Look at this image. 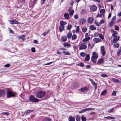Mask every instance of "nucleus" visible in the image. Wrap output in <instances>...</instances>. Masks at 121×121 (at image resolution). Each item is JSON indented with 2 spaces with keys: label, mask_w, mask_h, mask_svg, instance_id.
Returning a JSON list of instances; mask_svg holds the SVG:
<instances>
[{
  "label": "nucleus",
  "mask_w": 121,
  "mask_h": 121,
  "mask_svg": "<svg viewBox=\"0 0 121 121\" xmlns=\"http://www.w3.org/2000/svg\"><path fill=\"white\" fill-rule=\"evenodd\" d=\"M115 29L116 30H119V28L118 26L117 25L115 26Z\"/></svg>",
  "instance_id": "8fccbe9b"
},
{
  "label": "nucleus",
  "mask_w": 121,
  "mask_h": 121,
  "mask_svg": "<svg viewBox=\"0 0 121 121\" xmlns=\"http://www.w3.org/2000/svg\"><path fill=\"white\" fill-rule=\"evenodd\" d=\"M47 33L46 32H45L43 33L42 34V35L44 36H45L46 35H47Z\"/></svg>",
  "instance_id": "338daca9"
},
{
  "label": "nucleus",
  "mask_w": 121,
  "mask_h": 121,
  "mask_svg": "<svg viewBox=\"0 0 121 121\" xmlns=\"http://www.w3.org/2000/svg\"><path fill=\"white\" fill-rule=\"evenodd\" d=\"M52 120L50 118L47 117H45L43 121H51Z\"/></svg>",
  "instance_id": "412c9836"
},
{
  "label": "nucleus",
  "mask_w": 121,
  "mask_h": 121,
  "mask_svg": "<svg viewBox=\"0 0 121 121\" xmlns=\"http://www.w3.org/2000/svg\"><path fill=\"white\" fill-rule=\"evenodd\" d=\"M77 65L82 67H83L84 66V65L82 63H81L80 64H78Z\"/></svg>",
  "instance_id": "37998d69"
},
{
  "label": "nucleus",
  "mask_w": 121,
  "mask_h": 121,
  "mask_svg": "<svg viewBox=\"0 0 121 121\" xmlns=\"http://www.w3.org/2000/svg\"><path fill=\"white\" fill-rule=\"evenodd\" d=\"M62 52L63 54L64 55H70V53L65 51H63Z\"/></svg>",
  "instance_id": "7c9ffc66"
},
{
  "label": "nucleus",
  "mask_w": 121,
  "mask_h": 121,
  "mask_svg": "<svg viewBox=\"0 0 121 121\" xmlns=\"http://www.w3.org/2000/svg\"><path fill=\"white\" fill-rule=\"evenodd\" d=\"M100 12L101 13L103 14L105 12V10L104 9H102L100 10Z\"/></svg>",
  "instance_id": "3c124183"
},
{
  "label": "nucleus",
  "mask_w": 121,
  "mask_h": 121,
  "mask_svg": "<svg viewBox=\"0 0 121 121\" xmlns=\"http://www.w3.org/2000/svg\"><path fill=\"white\" fill-rule=\"evenodd\" d=\"M1 114L2 115H5L7 116H8L9 114V113L6 112H3Z\"/></svg>",
  "instance_id": "a19ab883"
},
{
  "label": "nucleus",
  "mask_w": 121,
  "mask_h": 121,
  "mask_svg": "<svg viewBox=\"0 0 121 121\" xmlns=\"http://www.w3.org/2000/svg\"><path fill=\"white\" fill-rule=\"evenodd\" d=\"M85 112L87 111H92L93 110H94L95 109L94 108H88L85 109Z\"/></svg>",
  "instance_id": "473e14b6"
},
{
  "label": "nucleus",
  "mask_w": 121,
  "mask_h": 121,
  "mask_svg": "<svg viewBox=\"0 0 121 121\" xmlns=\"http://www.w3.org/2000/svg\"><path fill=\"white\" fill-rule=\"evenodd\" d=\"M10 66V65L9 64H6L4 65V67H9Z\"/></svg>",
  "instance_id": "680f3d73"
},
{
  "label": "nucleus",
  "mask_w": 121,
  "mask_h": 121,
  "mask_svg": "<svg viewBox=\"0 0 121 121\" xmlns=\"http://www.w3.org/2000/svg\"><path fill=\"white\" fill-rule=\"evenodd\" d=\"M31 50L33 52H35V50L34 48H31Z\"/></svg>",
  "instance_id": "603ef678"
},
{
  "label": "nucleus",
  "mask_w": 121,
  "mask_h": 121,
  "mask_svg": "<svg viewBox=\"0 0 121 121\" xmlns=\"http://www.w3.org/2000/svg\"><path fill=\"white\" fill-rule=\"evenodd\" d=\"M100 52L103 56H104L106 54L105 49L104 46H102L100 48Z\"/></svg>",
  "instance_id": "0eeeda50"
},
{
  "label": "nucleus",
  "mask_w": 121,
  "mask_h": 121,
  "mask_svg": "<svg viewBox=\"0 0 121 121\" xmlns=\"http://www.w3.org/2000/svg\"><path fill=\"white\" fill-rule=\"evenodd\" d=\"M117 34V32L116 31H114V32H113V33L112 34V36L113 37H115V36H117L116 35Z\"/></svg>",
  "instance_id": "79ce46f5"
},
{
  "label": "nucleus",
  "mask_w": 121,
  "mask_h": 121,
  "mask_svg": "<svg viewBox=\"0 0 121 121\" xmlns=\"http://www.w3.org/2000/svg\"><path fill=\"white\" fill-rule=\"evenodd\" d=\"M60 23L61 26H64L65 25L67 24V22L65 21H61Z\"/></svg>",
  "instance_id": "dca6fc26"
},
{
  "label": "nucleus",
  "mask_w": 121,
  "mask_h": 121,
  "mask_svg": "<svg viewBox=\"0 0 121 121\" xmlns=\"http://www.w3.org/2000/svg\"><path fill=\"white\" fill-rule=\"evenodd\" d=\"M90 9L91 11H95L97 10V8L95 5H93L91 7Z\"/></svg>",
  "instance_id": "1a4fd4ad"
},
{
  "label": "nucleus",
  "mask_w": 121,
  "mask_h": 121,
  "mask_svg": "<svg viewBox=\"0 0 121 121\" xmlns=\"http://www.w3.org/2000/svg\"><path fill=\"white\" fill-rule=\"evenodd\" d=\"M119 46V44L118 43H114L113 44V47L115 48H117Z\"/></svg>",
  "instance_id": "cd10ccee"
},
{
  "label": "nucleus",
  "mask_w": 121,
  "mask_h": 121,
  "mask_svg": "<svg viewBox=\"0 0 121 121\" xmlns=\"http://www.w3.org/2000/svg\"><path fill=\"white\" fill-rule=\"evenodd\" d=\"M46 92L43 91H39L37 92L35 96L39 98H42L44 97L46 94Z\"/></svg>",
  "instance_id": "f257e3e1"
},
{
  "label": "nucleus",
  "mask_w": 121,
  "mask_h": 121,
  "mask_svg": "<svg viewBox=\"0 0 121 121\" xmlns=\"http://www.w3.org/2000/svg\"><path fill=\"white\" fill-rule=\"evenodd\" d=\"M64 27V26L60 25L59 26V30L60 31V32H62L63 31V30Z\"/></svg>",
  "instance_id": "b1692460"
},
{
  "label": "nucleus",
  "mask_w": 121,
  "mask_h": 121,
  "mask_svg": "<svg viewBox=\"0 0 121 121\" xmlns=\"http://www.w3.org/2000/svg\"><path fill=\"white\" fill-rule=\"evenodd\" d=\"M86 53L84 52H81L80 53V55L82 57H84L85 56Z\"/></svg>",
  "instance_id": "72a5a7b5"
},
{
  "label": "nucleus",
  "mask_w": 121,
  "mask_h": 121,
  "mask_svg": "<svg viewBox=\"0 0 121 121\" xmlns=\"http://www.w3.org/2000/svg\"><path fill=\"white\" fill-rule=\"evenodd\" d=\"M112 80L114 82L116 83H118L119 82V80L118 79L114 78H112Z\"/></svg>",
  "instance_id": "c756f323"
},
{
  "label": "nucleus",
  "mask_w": 121,
  "mask_h": 121,
  "mask_svg": "<svg viewBox=\"0 0 121 121\" xmlns=\"http://www.w3.org/2000/svg\"><path fill=\"white\" fill-rule=\"evenodd\" d=\"M5 91L4 90H0V97H3L5 96Z\"/></svg>",
  "instance_id": "9d476101"
},
{
  "label": "nucleus",
  "mask_w": 121,
  "mask_h": 121,
  "mask_svg": "<svg viewBox=\"0 0 121 121\" xmlns=\"http://www.w3.org/2000/svg\"><path fill=\"white\" fill-rule=\"evenodd\" d=\"M87 48V46L86 45V43L84 42L80 44L79 47V49L80 50H85Z\"/></svg>",
  "instance_id": "39448f33"
},
{
  "label": "nucleus",
  "mask_w": 121,
  "mask_h": 121,
  "mask_svg": "<svg viewBox=\"0 0 121 121\" xmlns=\"http://www.w3.org/2000/svg\"><path fill=\"white\" fill-rule=\"evenodd\" d=\"M77 37L76 35L75 34H73L72 37V39L73 40H75Z\"/></svg>",
  "instance_id": "c85d7f7f"
},
{
  "label": "nucleus",
  "mask_w": 121,
  "mask_h": 121,
  "mask_svg": "<svg viewBox=\"0 0 121 121\" xmlns=\"http://www.w3.org/2000/svg\"><path fill=\"white\" fill-rule=\"evenodd\" d=\"M104 21L102 19L101 20L100 22H99V24L100 25H101V24H102L103 23H104Z\"/></svg>",
  "instance_id": "4d7b16f0"
},
{
  "label": "nucleus",
  "mask_w": 121,
  "mask_h": 121,
  "mask_svg": "<svg viewBox=\"0 0 121 121\" xmlns=\"http://www.w3.org/2000/svg\"><path fill=\"white\" fill-rule=\"evenodd\" d=\"M79 90L83 94H85L87 91L88 89L87 87H86L81 88Z\"/></svg>",
  "instance_id": "423d86ee"
},
{
  "label": "nucleus",
  "mask_w": 121,
  "mask_h": 121,
  "mask_svg": "<svg viewBox=\"0 0 121 121\" xmlns=\"http://www.w3.org/2000/svg\"><path fill=\"white\" fill-rule=\"evenodd\" d=\"M81 118L82 120V121H85L86 120V118L85 117L83 116H82L81 117Z\"/></svg>",
  "instance_id": "c03bdc74"
},
{
  "label": "nucleus",
  "mask_w": 121,
  "mask_h": 121,
  "mask_svg": "<svg viewBox=\"0 0 121 121\" xmlns=\"http://www.w3.org/2000/svg\"><path fill=\"white\" fill-rule=\"evenodd\" d=\"M114 109V108H112V109L109 110L108 111V112H110V113L112 112L113 111Z\"/></svg>",
  "instance_id": "bf43d9fd"
},
{
  "label": "nucleus",
  "mask_w": 121,
  "mask_h": 121,
  "mask_svg": "<svg viewBox=\"0 0 121 121\" xmlns=\"http://www.w3.org/2000/svg\"><path fill=\"white\" fill-rule=\"evenodd\" d=\"M114 37L112 40L113 43H115L117 42L119 40L120 38L119 36H115V37Z\"/></svg>",
  "instance_id": "9b49d317"
},
{
  "label": "nucleus",
  "mask_w": 121,
  "mask_h": 121,
  "mask_svg": "<svg viewBox=\"0 0 121 121\" xmlns=\"http://www.w3.org/2000/svg\"><path fill=\"white\" fill-rule=\"evenodd\" d=\"M29 99L31 102H38L39 100L38 99L32 95H31L29 97Z\"/></svg>",
  "instance_id": "20e7f679"
},
{
  "label": "nucleus",
  "mask_w": 121,
  "mask_h": 121,
  "mask_svg": "<svg viewBox=\"0 0 121 121\" xmlns=\"http://www.w3.org/2000/svg\"><path fill=\"white\" fill-rule=\"evenodd\" d=\"M86 19H81L80 21V23L81 24H83L86 22Z\"/></svg>",
  "instance_id": "aec40b11"
},
{
  "label": "nucleus",
  "mask_w": 121,
  "mask_h": 121,
  "mask_svg": "<svg viewBox=\"0 0 121 121\" xmlns=\"http://www.w3.org/2000/svg\"><path fill=\"white\" fill-rule=\"evenodd\" d=\"M101 76L103 77H106L107 76V75L105 73H103L101 74Z\"/></svg>",
  "instance_id": "de8ad7c7"
},
{
  "label": "nucleus",
  "mask_w": 121,
  "mask_h": 121,
  "mask_svg": "<svg viewBox=\"0 0 121 121\" xmlns=\"http://www.w3.org/2000/svg\"><path fill=\"white\" fill-rule=\"evenodd\" d=\"M67 38L68 39H70L72 36V33L71 32H69L68 33L67 35Z\"/></svg>",
  "instance_id": "393cba45"
},
{
  "label": "nucleus",
  "mask_w": 121,
  "mask_h": 121,
  "mask_svg": "<svg viewBox=\"0 0 121 121\" xmlns=\"http://www.w3.org/2000/svg\"><path fill=\"white\" fill-rule=\"evenodd\" d=\"M63 45L65 47H67L68 48H69L71 47V45L69 43H64Z\"/></svg>",
  "instance_id": "bb28decb"
},
{
  "label": "nucleus",
  "mask_w": 121,
  "mask_h": 121,
  "mask_svg": "<svg viewBox=\"0 0 121 121\" xmlns=\"http://www.w3.org/2000/svg\"><path fill=\"white\" fill-rule=\"evenodd\" d=\"M104 61L103 59L102 58L99 59L98 60V63L99 64H102Z\"/></svg>",
  "instance_id": "2f4dec72"
},
{
  "label": "nucleus",
  "mask_w": 121,
  "mask_h": 121,
  "mask_svg": "<svg viewBox=\"0 0 121 121\" xmlns=\"http://www.w3.org/2000/svg\"><path fill=\"white\" fill-rule=\"evenodd\" d=\"M98 56L97 54L95 52L92 53V56L91 57V60L92 62L94 63L96 62V59L98 58Z\"/></svg>",
  "instance_id": "7ed1b4c3"
},
{
  "label": "nucleus",
  "mask_w": 121,
  "mask_h": 121,
  "mask_svg": "<svg viewBox=\"0 0 121 121\" xmlns=\"http://www.w3.org/2000/svg\"><path fill=\"white\" fill-rule=\"evenodd\" d=\"M53 63V62H51L49 63H47V64H44V65H49Z\"/></svg>",
  "instance_id": "052dcab7"
},
{
  "label": "nucleus",
  "mask_w": 121,
  "mask_h": 121,
  "mask_svg": "<svg viewBox=\"0 0 121 121\" xmlns=\"http://www.w3.org/2000/svg\"><path fill=\"white\" fill-rule=\"evenodd\" d=\"M107 118L109 119H114L115 118H114L113 117H111V116H108L106 117H105L104 118Z\"/></svg>",
  "instance_id": "a18cd8bd"
},
{
  "label": "nucleus",
  "mask_w": 121,
  "mask_h": 121,
  "mask_svg": "<svg viewBox=\"0 0 121 121\" xmlns=\"http://www.w3.org/2000/svg\"><path fill=\"white\" fill-rule=\"evenodd\" d=\"M15 95V94L10 89H7V98H10L11 97H14Z\"/></svg>",
  "instance_id": "f03ea898"
},
{
  "label": "nucleus",
  "mask_w": 121,
  "mask_h": 121,
  "mask_svg": "<svg viewBox=\"0 0 121 121\" xmlns=\"http://www.w3.org/2000/svg\"><path fill=\"white\" fill-rule=\"evenodd\" d=\"M90 29L91 30H95L96 29L95 27L93 25H91L90 26Z\"/></svg>",
  "instance_id": "a878e982"
},
{
  "label": "nucleus",
  "mask_w": 121,
  "mask_h": 121,
  "mask_svg": "<svg viewBox=\"0 0 121 121\" xmlns=\"http://www.w3.org/2000/svg\"><path fill=\"white\" fill-rule=\"evenodd\" d=\"M87 29L86 28H83L82 29V31L84 32H85L87 31Z\"/></svg>",
  "instance_id": "09e8293b"
},
{
  "label": "nucleus",
  "mask_w": 121,
  "mask_h": 121,
  "mask_svg": "<svg viewBox=\"0 0 121 121\" xmlns=\"http://www.w3.org/2000/svg\"><path fill=\"white\" fill-rule=\"evenodd\" d=\"M72 28L71 25H69L67 26V29L68 30Z\"/></svg>",
  "instance_id": "49530a36"
},
{
  "label": "nucleus",
  "mask_w": 121,
  "mask_h": 121,
  "mask_svg": "<svg viewBox=\"0 0 121 121\" xmlns=\"http://www.w3.org/2000/svg\"><path fill=\"white\" fill-rule=\"evenodd\" d=\"M69 121H75V119L74 117L72 116H70L69 117Z\"/></svg>",
  "instance_id": "4be33fe9"
},
{
  "label": "nucleus",
  "mask_w": 121,
  "mask_h": 121,
  "mask_svg": "<svg viewBox=\"0 0 121 121\" xmlns=\"http://www.w3.org/2000/svg\"><path fill=\"white\" fill-rule=\"evenodd\" d=\"M69 14L68 13H66L64 14V16L65 19H69Z\"/></svg>",
  "instance_id": "2eb2a0df"
},
{
  "label": "nucleus",
  "mask_w": 121,
  "mask_h": 121,
  "mask_svg": "<svg viewBox=\"0 0 121 121\" xmlns=\"http://www.w3.org/2000/svg\"><path fill=\"white\" fill-rule=\"evenodd\" d=\"M95 23L97 26H101L100 25L99 22H98L96 21H95L94 22Z\"/></svg>",
  "instance_id": "ea45409f"
},
{
  "label": "nucleus",
  "mask_w": 121,
  "mask_h": 121,
  "mask_svg": "<svg viewBox=\"0 0 121 121\" xmlns=\"http://www.w3.org/2000/svg\"><path fill=\"white\" fill-rule=\"evenodd\" d=\"M116 17L115 16H114L112 18L109 24V25L110 27H111L114 23V22L116 20Z\"/></svg>",
  "instance_id": "6e6552de"
},
{
  "label": "nucleus",
  "mask_w": 121,
  "mask_h": 121,
  "mask_svg": "<svg viewBox=\"0 0 121 121\" xmlns=\"http://www.w3.org/2000/svg\"><path fill=\"white\" fill-rule=\"evenodd\" d=\"M116 91H113L112 93V95L114 96H115L116 95Z\"/></svg>",
  "instance_id": "6e6d98bb"
},
{
  "label": "nucleus",
  "mask_w": 121,
  "mask_h": 121,
  "mask_svg": "<svg viewBox=\"0 0 121 121\" xmlns=\"http://www.w3.org/2000/svg\"><path fill=\"white\" fill-rule=\"evenodd\" d=\"M34 110H28L24 112V114L25 115H27V114L32 112Z\"/></svg>",
  "instance_id": "6ab92c4d"
},
{
  "label": "nucleus",
  "mask_w": 121,
  "mask_h": 121,
  "mask_svg": "<svg viewBox=\"0 0 121 121\" xmlns=\"http://www.w3.org/2000/svg\"><path fill=\"white\" fill-rule=\"evenodd\" d=\"M23 37H24L25 36L24 35H22L20 36V38L22 40H24L25 39H24V38H22Z\"/></svg>",
  "instance_id": "5fc2aeb1"
},
{
  "label": "nucleus",
  "mask_w": 121,
  "mask_h": 121,
  "mask_svg": "<svg viewBox=\"0 0 121 121\" xmlns=\"http://www.w3.org/2000/svg\"><path fill=\"white\" fill-rule=\"evenodd\" d=\"M90 39L91 38L90 37H86L82 41L84 42H86L90 40Z\"/></svg>",
  "instance_id": "a211bd4d"
},
{
  "label": "nucleus",
  "mask_w": 121,
  "mask_h": 121,
  "mask_svg": "<svg viewBox=\"0 0 121 121\" xmlns=\"http://www.w3.org/2000/svg\"><path fill=\"white\" fill-rule=\"evenodd\" d=\"M90 59V56L88 54H87L86 57L85 58V60L86 61H89Z\"/></svg>",
  "instance_id": "5701e85b"
},
{
  "label": "nucleus",
  "mask_w": 121,
  "mask_h": 121,
  "mask_svg": "<svg viewBox=\"0 0 121 121\" xmlns=\"http://www.w3.org/2000/svg\"><path fill=\"white\" fill-rule=\"evenodd\" d=\"M72 7H70L68 10V11L69 12H70V11H71L72 10Z\"/></svg>",
  "instance_id": "69168bd1"
},
{
  "label": "nucleus",
  "mask_w": 121,
  "mask_h": 121,
  "mask_svg": "<svg viewBox=\"0 0 121 121\" xmlns=\"http://www.w3.org/2000/svg\"><path fill=\"white\" fill-rule=\"evenodd\" d=\"M74 18L75 19H77L78 18V15L77 14H75L74 16Z\"/></svg>",
  "instance_id": "e2e57ef3"
},
{
  "label": "nucleus",
  "mask_w": 121,
  "mask_h": 121,
  "mask_svg": "<svg viewBox=\"0 0 121 121\" xmlns=\"http://www.w3.org/2000/svg\"><path fill=\"white\" fill-rule=\"evenodd\" d=\"M102 15L100 14H98L97 15V17H102Z\"/></svg>",
  "instance_id": "774afa93"
},
{
  "label": "nucleus",
  "mask_w": 121,
  "mask_h": 121,
  "mask_svg": "<svg viewBox=\"0 0 121 121\" xmlns=\"http://www.w3.org/2000/svg\"><path fill=\"white\" fill-rule=\"evenodd\" d=\"M9 21L10 22V23L11 24H18L19 23V22L16 20H9Z\"/></svg>",
  "instance_id": "4468645a"
},
{
  "label": "nucleus",
  "mask_w": 121,
  "mask_h": 121,
  "mask_svg": "<svg viewBox=\"0 0 121 121\" xmlns=\"http://www.w3.org/2000/svg\"><path fill=\"white\" fill-rule=\"evenodd\" d=\"M69 12V14L70 16H72L73 15L74 12V10L73 9L71 10V11H70V12Z\"/></svg>",
  "instance_id": "e433bc0d"
},
{
  "label": "nucleus",
  "mask_w": 121,
  "mask_h": 121,
  "mask_svg": "<svg viewBox=\"0 0 121 121\" xmlns=\"http://www.w3.org/2000/svg\"><path fill=\"white\" fill-rule=\"evenodd\" d=\"M91 84L94 86L95 89H96L97 88V84L94 82L92 83Z\"/></svg>",
  "instance_id": "4c0bfd02"
},
{
  "label": "nucleus",
  "mask_w": 121,
  "mask_h": 121,
  "mask_svg": "<svg viewBox=\"0 0 121 121\" xmlns=\"http://www.w3.org/2000/svg\"><path fill=\"white\" fill-rule=\"evenodd\" d=\"M117 54L118 56H120L121 54V49H120L119 50Z\"/></svg>",
  "instance_id": "58836bf2"
},
{
  "label": "nucleus",
  "mask_w": 121,
  "mask_h": 121,
  "mask_svg": "<svg viewBox=\"0 0 121 121\" xmlns=\"http://www.w3.org/2000/svg\"><path fill=\"white\" fill-rule=\"evenodd\" d=\"M94 21L93 18L92 17H90L88 19V22L91 24Z\"/></svg>",
  "instance_id": "ddd939ff"
},
{
  "label": "nucleus",
  "mask_w": 121,
  "mask_h": 121,
  "mask_svg": "<svg viewBox=\"0 0 121 121\" xmlns=\"http://www.w3.org/2000/svg\"><path fill=\"white\" fill-rule=\"evenodd\" d=\"M61 40L63 42L66 41L67 40V37L65 36H64L61 38Z\"/></svg>",
  "instance_id": "f3484780"
},
{
  "label": "nucleus",
  "mask_w": 121,
  "mask_h": 121,
  "mask_svg": "<svg viewBox=\"0 0 121 121\" xmlns=\"http://www.w3.org/2000/svg\"><path fill=\"white\" fill-rule=\"evenodd\" d=\"M76 120L77 121H79L80 120V118L79 117L77 116L76 117Z\"/></svg>",
  "instance_id": "0e129e2a"
},
{
  "label": "nucleus",
  "mask_w": 121,
  "mask_h": 121,
  "mask_svg": "<svg viewBox=\"0 0 121 121\" xmlns=\"http://www.w3.org/2000/svg\"><path fill=\"white\" fill-rule=\"evenodd\" d=\"M93 41L95 43H97L99 42H101L102 41L99 38H95L93 39Z\"/></svg>",
  "instance_id": "f8f14e48"
},
{
  "label": "nucleus",
  "mask_w": 121,
  "mask_h": 121,
  "mask_svg": "<svg viewBox=\"0 0 121 121\" xmlns=\"http://www.w3.org/2000/svg\"><path fill=\"white\" fill-rule=\"evenodd\" d=\"M98 35L99 36V38L102 40L104 39V38L103 36L101 34H98Z\"/></svg>",
  "instance_id": "c9c22d12"
},
{
  "label": "nucleus",
  "mask_w": 121,
  "mask_h": 121,
  "mask_svg": "<svg viewBox=\"0 0 121 121\" xmlns=\"http://www.w3.org/2000/svg\"><path fill=\"white\" fill-rule=\"evenodd\" d=\"M85 111L84 109H83L79 111V112L80 113H83L85 112Z\"/></svg>",
  "instance_id": "864d4df0"
},
{
  "label": "nucleus",
  "mask_w": 121,
  "mask_h": 121,
  "mask_svg": "<svg viewBox=\"0 0 121 121\" xmlns=\"http://www.w3.org/2000/svg\"><path fill=\"white\" fill-rule=\"evenodd\" d=\"M79 26H78L77 27L76 29V32H79Z\"/></svg>",
  "instance_id": "13d9d810"
},
{
  "label": "nucleus",
  "mask_w": 121,
  "mask_h": 121,
  "mask_svg": "<svg viewBox=\"0 0 121 121\" xmlns=\"http://www.w3.org/2000/svg\"><path fill=\"white\" fill-rule=\"evenodd\" d=\"M107 93V91L106 90H105L104 91L102 92L101 94V95H104Z\"/></svg>",
  "instance_id": "f704fd0d"
}]
</instances>
